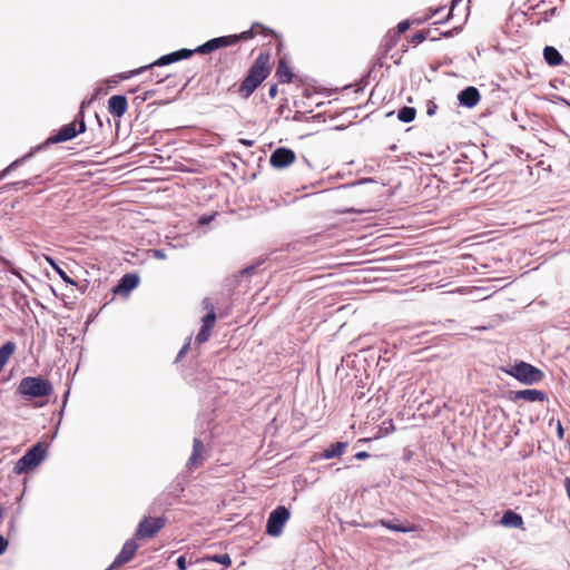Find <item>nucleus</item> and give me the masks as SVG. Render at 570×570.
<instances>
[{
  "instance_id": "obj_1",
  "label": "nucleus",
  "mask_w": 570,
  "mask_h": 570,
  "mask_svg": "<svg viewBox=\"0 0 570 570\" xmlns=\"http://www.w3.org/2000/svg\"><path fill=\"white\" fill-rule=\"evenodd\" d=\"M269 53L261 52L250 66L247 76L242 81L238 92L247 99L267 78L269 75L268 69Z\"/></svg>"
},
{
  "instance_id": "obj_2",
  "label": "nucleus",
  "mask_w": 570,
  "mask_h": 570,
  "mask_svg": "<svg viewBox=\"0 0 570 570\" xmlns=\"http://www.w3.org/2000/svg\"><path fill=\"white\" fill-rule=\"evenodd\" d=\"M53 387L49 380L38 376H26L18 384L17 392L24 400L31 401L38 397H48Z\"/></svg>"
},
{
  "instance_id": "obj_3",
  "label": "nucleus",
  "mask_w": 570,
  "mask_h": 570,
  "mask_svg": "<svg viewBox=\"0 0 570 570\" xmlns=\"http://www.w3.org/2000/svg\"><path fill=\"white\" fill-rule=\"evenodd\" d=\"M47 445L43 442H37L29 448L26 453L16 462L13 472L24 474L37 468L47 456Z\"/></svg>"
},
{
  "instance_id": "obj_4",
  "label": "nucleus",
  "mask_w": 570,
  "mask_h": 570,
  "mask_svg": "<svg viewBox=\"0 0 570 570\" xmlns=\"http://www.w3.org/2000/svg\"><path fill=\"white\" fill-rule=\"evenodd\" d=\"M507 373L527 385L537 384L544 377L543 372L539 367L524 361L514 363Z\"/></svg>"
},
{
  "instance_id": "obj_5",
  "label": "nucleus",
  "mask_w": 570,
  "mask_h": 570,
  "mask_svg": "<svg viewBox=\"0 0 570 570\" xmlns=\"http://www.w3.org/2000/svg\"><path fill=\"white\" fill-rule=\"evenodd\" d=\"M78 134H80V132L77 129L76 124L69 122L67 125H63L55 135L48 137L42 144H40L36 147H32L29 153L23 155V158H26V161H28L37 153L46 149L48 146L72 140L73 138L77 137Z\"/></svg>"
},
{
  "instance_id": "obj_6",
  "label": "nucleus",
  "mask_w": 570,
  "mask_h": 570,
  "mask_svg": "<svg viewBox=\"0 0 570 570\" xmlns=\"http://www.w3.org/2000/svg\"><path fill=\"white\" fill-rule=\"evenodd\" d=\"M291 512L285 505H278L274 509L266 522V533L271 537H279L283 533V528L288 521Z\"/></svg>"
},
{
  "instance_id": "obj_7",
  "label": "nucleus",
  "mask_w": 570,
  "mask_h": 570,
  "mask_svg": "<svg viewBox=\"0 0 570 570\" xmlns=\"http://www.w3.org/2000/svg\"><path fill=\"white\" fill-rule=\"evenodd\" d=\"M165 525L164 518L145 517L139 523L135 532L136 539L151 538L159 532Z\"/></svg>"
},
{
  "instance_id": "obj_8",
  "label": "nucleus",
  "mask_w": 570,
  "mask_h": 570,
  "mask_svg": "<svg viewBox=\"0 0 570 570\" xmlns=\"http://www.w3.org/2000/svg\"><path fill=\"white\" fill-rule=\"evenodd\" d=\"M296 159L294 150L286 147L276 148L269 157V164L272 167L283 169L293 164Z\"/></svg>"
},
{
  "instance_id": "obj_9",
  "label": "nucleus",
  "mask_w": 570,
  "mask_h": 570,
  "mask_svg": "<svg viewBox=\"0 0 570 570\" xmlns=\"http://www.w3.org/2000/svg\"><path fill=\"white\" fill-rule=\"evenodd\" d=\"M139 276L135 273L125 274L112 288L115 295L127 296L132 289L139 285Z\"/></svg>"
},
{
  "instance_id": "obj_10",
  "label": "nucleus",
  "mask_w": 570,
  "mask_h": 570,
  "mask_svg": "<svg viewBox=\"0 0 570 570\" xmlns=\"http://www.w3.org/2000/svg\"><path fill=\"white\" fill-rule=\"evenodd\" d=\"M137 549H138V544L134 539L127 540L124 543L120 552L115 558L114 562L106 570H112L114 568L130 561L132 559V557L135 556Z\"/></svg>"
},
{
  "instance_id": "obj_11",
  "label": "nucleus",
  "mask_w": 570,
  "mask_h": 570,
  "mask_svg": "<svg viewBox=\"0 0 570 570\" xmlns=\"http://www.w3.org/2000/svg\"><path fill=\"white\" fill-rule=\"evenodd\" d=\"M206 449L203 441L198 438H194L193 440V451L186 463V468L188 470H193L194 468L199 466L204 460L206 459Z\"/></svg>"
},
{
  "instance_id": "obj_12",
  "label": "nucleus",
  "mask_w": 570,
  "mask_h": 570,
  "mask_svg": "<svg viewBox=\"0 0 570 570\" xmlns=\"http://www.w3.org/2000/svg\"><path fill=\"white\" fill-rule=\"evenodd\" d=\"M481 99V95L478 90V88L473 86H469L461 90L458 95L459 104L466 108H473L475 107Z\"/></svg>"
},
{
  "instance_id": "obj_13",
  "label": "nucleus",
  "mask_w": 570,
  "mask_h": 570,
  "mask_svg": "<svg viewBox=\"0 0 570 570\" xmlns=\"http://www.w3.org/2000/svg\"><path fill=\"white\" fill-rule=\"evenodd\" d=\"M128 109V100L124 95H114L108 100V111L112 117H122Z\"/></svg>"
},
{
  "instance_id": "obj_14",
  "label": "nucleus",
  "mask_w": 570,
  "mask_h": 570,
  "mask_svg": "<svg viewBox=\"0 0 570 570\" xmlns=\"http://www.w3.org/2000/svg\"><path fill=\"white\" fill-rule=\"evenodd\" d=\"M513 401L524 400L528 402H544L548 401V395L546 392L540 390H519L513 392Z\"/></svg>"
},
{
  "instance_id": "obj_15",
  "label": "nucleus",
  "mask_w": 570,
  "mask_h": 570,
  "mask_svg": "<svg viewBox=\"0 0 570 570\" xmlns=\"http://www.w3.org/2000/svg\"><path fill=\"white\" fill-rule=\"evenodd\" d=\"M170 63H171L170 57H167V55H164V56L159 57L158 59H156L154 62L142 66L140 68H137L135 70H131L129 72L122 73L120 77H121V79H129L134 76L142 73L145 70L151 69L154 67L168 66Z\"/></svg>"
},
{
  "instance_id": "obj_16",
  "label": "nucleus",
  "mask_w": 570,
  "mask_h": 570,
  "mask_svg": "<svg viewBox=\"0 0 570 570\" xmlns=\"http://www.w3.org/2000/svg\"><path fill=\"white\" fill-rule=\"evenodd\" d=\"M377 523L394 532L410 533L416 530L415 524L400 523L397 520L381 519Z\"/></svg>"
},
{
  "instance_id": "obj_17",
  "label": "nucleus",
  "mask_w": 570,
  "mask_h": 570,
  "mask_svg": "<svg viewBox=\"0 0 570 570\" xmlns=\"http://www.w3.org/2000/svg\"><path fill=\"white\" fill-rule=\"evenodd\" d=\"M543 59L550 67H558L564 62L562 55L553 46H546L543 48Z\"/></svg>"
},
{
  "instance_id": "obj_18",
  "label": "nucleus",
  "mask_w": 570,
  "mask_h": 570,
  "mask_svg": "<svg viewBox=\"0 0 570 570\" xmlns=\"http://www.w3.org/2000/svg\"><path fill=\"white\" fill-rule=\"evenodd\" d=\"M500 524L507 528H521L523 525V518L512 510H507L501 517Z\"/></svg>"
},
{
  "instance_id": "obj_19",
  "label": "nucleus",
  "mask_w": 570,
  "mask_h": 570,
  "mask_svg": "<svg viewBox=\"0 0 570 570\" xmlns=\"http://www.w3.org/2000/svg\"><path fill=\"white\" fill-rule=\"evenodd\" d=\"M346 448H347V442L333 443L322 452L321 458L325 459V460H331V459L341 456L344 453V451L346 450Z\"/></svg>"
},
{
  "instance_id": "obj_20",
  "label": "nucleus",
  "mask_w": 570,
  "mask_h": 570,
  "mask_svg": "<svg viewBox=\"0 0 570 570\" xmlns=\"http://www.w3.org/2000/svg\"><path fill=\"white\" fill-rule=\"evenodd\" d=\"M276 77L283 83H289L293 80V72L284 58L278 61Z\"/></svg>"
},
{
  "instance_id": "obj_21",
  "label": "nucleus",
  "mask_w": 570,
  "mask_h": 570,
  "mask_svg": "<svg viewBox=\"0 0 570 570\" xmlns=\"http://www.w3.org/2000/svg\"><path fill=\"white\" fill-rule=\"evenodd\" d=\"M416 109L409 106H403L397 110V119L404 124L412 122L415 119Z\"/></svg>"
},
{
  "instance_id": "obj_22",
  "label": "nucleus",
  "mask_w": 570,
  "mask_h": 570,
  "mask_svg": "<svg viewBox=\"0 0 570 570\" xmlns=\"http://www.w3.org/2000/svg\"><path fill=\"white\" fill-rule=\"evenodd\" d=\"M210 41L214 47V51L222 48L235 46V38H233L232 35L212 38Z\"/></svg>"
},
{
  "instance_id": "obj_23",
  "label": "nucleus",
  "mask_w": 570,
  "mask_h": 570,
  "mask_svg": "<svg viewBox=\"0 0 570 570\" xmlns=\"http://www.w3.org/2000/svg\"><path fill=\"white\" fill-rule=\"evenodd\" d=\"M87 105V101L83 100L80 105L79 111L76 114L73 120L70 124H76L77 129L80 134L85 132L87 129L86 121H85V106Z\"/></svg>"
},
{
  "instance_id": "obj_24",
  "label": "nucleus",
  "mask_w": 570,
  "mask_h": 570,
  "mask_svg": "<svg viewBox=\"0 0 570 570\" xmlns=\"http://www.w3.org/2000/svg\"><path fill=\"white\" fill-rule=\"evenodd\" d=\"M194 55V51L191 49L183 48L176 51H173L170 53H167V57H170L171 63L178 62L184 59H188Z\"/></svg>"
},
{
  "instance_id": "obj_25",
  "label": "nucleus",
  "mask_w": 570,
  "mask_h": 570,
  "mask_svg": "<svg viewBox=\"0 0 570 570\" xmlns=\"http://www.w3.org/2000/svg\"><path fill=\"white\" fill-rule=\"evenodd\" d=\"M432 33V30H421V31H417L415 32L413 36H412V42H414L415 45H419L421 42H423L425 39H430L431 41H436L439 40V37L436 36H431Z\"/></svg>"
},
{
  "instance_id": "obj_26",
  "label": "nucleus",
  "mask_w": 570,
  "mask_h": 570,
  "mask_svg": "<svg viewBox=\"0 0 570 570\" xmlns=\"http://www.w3.org/2000/svg\"><path fill=\"white\" fill-rule=\"evenodd\" d=\"M14 350H16V344L13 342H11V341L6 342L0 347V358L3 360L4 362H8L9 357L12 355Z\"/></svg>"
},
{
  "instance_id": "obj_27",
  "label": "nucleus",
  "mask_w": 570,
  "mask_h": 570,
  "mask_svg": "<svg viewBox=\"0 0 570 570\" xmlns=\"http://www.w3.org/2000/svg\"><path fill=\"white\" fill-rule=\"evenodd\" d=\"M216 322V313L214 306H210V311L207 312L202 318V326L213 328Z\"/></svg>"
},
{
  "instance_id": "obj_28",
  "label": "nucleus",
  "mask_w": 570,
  "mask_h": 570,
  "mask_svg": "<svg viewBox=\"0 0 570 570\" xmlns=\"http://www.w3.org/2000/svg\"><path fill=\"white\" fill-rule=\"evenodd\" d=\"M255 27H261V28H263L264 30H266L262 24H259V23H254V24H253V27H252L250 29L245 30V31H243V32H240V33H237V35H232V37H233V38H235V45H236L238 41H240V40H247V39L253 38V36H254L253 29H254Z\"/></svg>"
},
{
  "instance_id": "obj_29",
  "label": "nucleus",
  "mask_w": 570,
  "mask_h": 570,
  "mask_svg": "<svg viewBox=\"0 0 570 570\" xmlns=\"http://www.w3.org/2000/svg\"><path fill=\"white\" fill-rule=\"evenodd\" d=\"M47 262L50 264V266L60 275V277L70 284H75V282L67 275V273L58 266V264L51 258L47 257Z\"/></svg>"
},
{
  "instance_id": "obj_30",
  "label": "nucleus",
  "mask_w": 570,
  "mask_h": 570,
  "mask_svg": "<svg viewBox=\"0 0 570 570\" xmlns=\"http://www.w3.org/2000/svg\"><path fill=\"white\" fill-rule=\"evenodd\" d=\"M24 163H26V158H23V156L18 158V159H16L14 161H12L6 169L0 171V180H2L4 177H7V175L10 171H12L13 169H16L19 166L23 165Z\"/></svg>"
},
{
  "instance_id": "obj_31",
  "label": "nucleus",
  "mask_w": 570,
  "mask_h": 570,
  "mask_svg": "<svg viewBox=\"0 0 570 570\" xmlns=\"http://www.w3.org/2000/svg\"><path fill=\"white\" fill-rule=\"evenodd\" d=\"M191 51H194V53H198V55H209V53L214 52V47L209 39L206 42H204L203 45L196 47L195 49H191Z\"/></svg>"
},
{
  "instance_id": "obj_32",
  "label": "nucleus",
  "mask_w": 570,
  "mask_h": 570,
  "mask_svg": "<svg viewBox=\"0 0 570 570\" xmlns=\"http://www.w3.org/2000/svg\"><path fill=\"white\" fill-rule=\"evenodd\" d=\"M367 183H374V179L373 178H361V179L352 181V183L342 184V185L337 186L335 189L336 190L347 189V188H352V187H355V186L364 185V184H367Z\"/></svg>"
},
{
  "instance_id": "obj_33",
  "label": "nucleus",
  "mask_w": 570,
  "mask_h": 570,
  "mask_svg": "<svg viewBox=\"0 0 570 570\" xmlns=\"http://www.w3.org/2000/svg\"><path fill=\"white\" fill-rule=\"evenodd\" d=\"M207 559L214 562H218L225 567H228L232 563L230 557L227 553L214 554L212 557H208Z\"/></svg>"
},
{
  "instance_id": "obj_34",
  "label": "nucleus",
  "mask_w": 570,
  "mask_h": 570,
  "mask_svg": "<svg viewBox=\"0 0 570 570\" xmlns=\"http://www.w3.org/2000/svg\"><path fill=\"white\" fill-rule=\"evenodd\" d=\"M210 331H212L210 328L202 326L199 332L196 335V340H195L196 343L203 344V343L207 342L210 336Z\"/></svg>"
},
{
  "instance_id": "obj_35",
  "label": "nucleus",
  "mask_w": 570,
  "mask_h": 570,
  "mask_svg": "<svg viewBox=\"0 0 570 570\" xmlns=\"http://www.w3.org/2000/svg\"><path fill=\"white\" fill-rule=\"evenodd\" d=\"M189 346H190V338H188V341L183 345V347L180 348V351L178 352L176 358H175V362H179L183 360V357L186 355V353L188 352L189 350Z\"/></svg>"
},
{
  "instance_id": "obj_36",
  "label": "nucleus",
  "mask_w": 570,
  "mask_h": 570,
  "mask_svg": "<svg viewBox=\"0 0 570 570\" xmlns=\"http://www.w3.org/2000/svg\"><path fill=\"white\" fill-rule=\"evenodd\" d=\"M215 218V214L203 215L197 219V224L200 226L209 224Z\"/></svg>"
},
{
  "instance_id": "obj_37",
  "label": "nucleus",
  "mask_w": 570,
  "mask_h": 570,
  "mask_svg": "<svg viewBox=\"0 0 570 570\" xmlns=\"http://www.w3.org/2000/svg\"><path fill=\"white\" fill-rule=\"evenodd\" d=\"M436 109H438V105H436L434 101L429 100V101H428V105H426V115H428L429 117L434 116V115H435V112H436Z\"/></svg>"
},
{
  "instance_id": "obj_38",
  "label": "nucleus",
  "mask_w": 570,
  "mask_h": 570,
  "mask_svg": "<svg viewBox=\"0 0 570 570\" xmlns=\"http://www.w3.org/2000/svg\"><path fill=\"white\" fill-rule=\"evenodd\" d=\"M556 430H557L558 440L562 441L564 439V429H563L560 420H557Z\"/></svg>"
},
{
  "instance_id": "obj_39",
  "label": "nucleus",
  "mask_w": 570,
  "mask_h": 570,
  "mask_svg": "<svg viewBox=\"0 0 570 570\" xmlns=\"http://www.w3.org/2000/svg\"><path fill=\"white\" fill-rule=\"evenodd\" d=\"M176 566L179 570H186V568H187L186 556H179L176 560Z\"/></svg>"
},
{
  "instance_id": "obj_40",
  "label": "nucleus",
  "mask_w": 570,
  "mask_h": 570,
  "mask_svg": "<svg viewBox=\"0 0 570 570\" xmlns=\"http://www.w3.org/2000/svg\"><path fill=\"white\" fill-rule=\"evenodd\" d=\"M397 33H404L410 28V22L407 20H403L397 23Z\"/></svg>"
},
{
  "instance_id": "obj_41",
  "label": "nucleus",
  "mask_w": 570,
  "mask_h": 570,
  "mask_svg": "<svg viewBox=\"0 0 570 570\" xmlns=\"http://www.w3.org/2000/svg\"><path fill=\"white\" fill-rule=\"evenodd\" d=\"M151 255L156 259H166L167 255L164 249H151Z\"/></svg>"
},
{
  "instance_id": "obj_42",
  "label": "nucleus",
  "mask_w": 570,
  "mask_h": 570,
  "mask_svg": "<svg viewBox=\"0 0 570 570\" xmlns=\"http://www.w3.org/2000/svg\"><path fill=\"white\" fill-rule=\"evenodd\" d=\"M462 0H452V4H451V9L448 13V16L445 17L444 20H440L438 21L436 23H444L445 21H448L453 12V10L455 9V7L458 6L459 2H461Z\"/></svg>"
},
{
  "instance_id": "obj_43",
  "label": "nucleus",
  "mask_w": 570,
  "mask_h": 570,
  "mask_svg": "<svg viewBox=\"0 0 570 570\" xmlns=\"http://www.w3.org/2000/svg\"><path fill=\"white\" fill-rule=\"evenodd\" d=\"M8 547V540L4 539L3 535L0 534V556L4 553Z\"/></svg>"
},
{
  "instance_id": "obj_44",
  "label": "nucleus",
  "mask_w": 570,
  "mask_h": 570,
  "mask_svg": "<svg viewBox=\"0 0 570 570\" xmlns=\"http://www.w3.org/2000/svg\"><path fill=\"white\" fill-rule=\"evenodd\" d=\"M370 456H371V454H370L368 452H366V451H360V452H357V453L354 455V458H355L356 460H365V459H368Z\"/></svg>"
},
{
  "instance_id": "obj_45",
  "label": "nucleus",
  "mask_w": 570,
  "mask_h": 570,
  "mask_svg": "<svg viewBox=\"0 0 570 570\" xmlns=\"http://www.w3.org/2000/svg\"><path fill=\"white\" fill-rule=\"evenodd\" d=\"M454 32H459V29H453V30H449V31H444V32H439V38L440 37H444V38H450L453 36Z\"/></svg>"
},
{
  "instance_id": "obj_46",
  "label": "nucleus",
  "mask_w": 570,
  "mask_h": 570,
  "mask_svg": "<svg viewBox=\"0 0 570 570\" xmlns=\"http://www.w3.org/2000/svg\"><path fill=\"white\" fill-rule=\"evenodd\" d=\"M277 91H278V89H277V85H272V86L269 87V89H268V96H269L271 98H275V97H276V95H277Z\"/></svg>"
},
{
  "instance_id": "obj_47",
  "label": "nucleus",
  "mask_w": 570,
  "mask_h": 570,
  "mask_svg": "<svg viewBox=\"0 0 570 570\" xmlns=\"http://www.w3.org/2000/svg\"><path fill=\"white\" fill-rule=\"evenodd\" d=\"M238 141H239V144H242L246 147H252L254 145V140H250V139L242 138Z\"/></svg>"
},
{
  "instance_id": "obj_48",
  "label": "nucleus",
  "mask_w": 570,
  "mask_h": 570,
  "mask_svg": "<svg viewBox=\"0 0 570 570\" xmlns=\"http://www.w3.org/2000/svg\"><path fill=\"white\" fill-rule=\"evenodd\" d=\"M203 305H204V308L207 309V312L210 311V306H214L209 298H204L203 299Z\"/></svg>"
},
{
  "instance_id": "obj_49",
  "label": "nucleus",
  "mask_w": 570,
  "mask_h": 570,
  "mask_svg": "<svg viewBox=\"0 0 570 570\" xmlns=\"http://www.w3.org/2000/svg\"><path fill=\"white\" fill-rule=\"evenodd\" d=\"M412 451L405 450L403 454V461L409 462L412 459Z\"/></svg>"
},
{
  "instance_id": "obj_50",
  "label": "nucleus",
  "mask_w": 570,
  "mask_h": 570,
  "mask_svg": "<svg viewBox=\"0 0 570 570\" xmlns=\"http://www.w3.org/2000/svg\"><path fill=\"white\" fill-rule=\"evenodd\" d=\"M255 268H256L255 266H248V267L244 268V269L242 271V273H243L244 275L252 274V273H254Z\"/></svg>"
},
{
  "instance_id": "obj_51",
  "label": "nucleus",
  "mask_w": 570,
  "mask_h": 570,
  "mask_svg": "<svg viewBox=\"0 0 570 570\" xmlns=\"http://www.w3.org/2000/svg\"><path fill=\"white\" fill-rule=\"evenodd\" d=\"M302 119V114L301 112H296L293 117V120L295 121H299Z\"/></svg>"
},
{
  "instance_id": "obj_52",
  "label": "nucleus",
  "mask_w": 570,
  "mask_h": 570,
  "mask_svg": "<svg viewBox=\"0 0 570 570\" xmlns=\"http://www.w3.org/2000/svg\"><path fill=\"white\" fill-rule=\"evenodd\" d=\"M442 10H443V8H442V7L436 8V9H435L431 14H430V17L438 14V13H439V12H441Z\"/></svg>"
},
{
  "instance_id": "obj_53",
  "label": "nucleus",
  "mask_w": 570,
  "mask_h": 570,
  "mask_svg": "<svg viewBox=\"0 0 570 570\" xmlns=\"http://www.w3.org/2000/svg\"><path fill=\"white\" fill-rule=\"evenodd\" d=\"M68 395H69V391H67V392L65 393V395H63V406H66Z\"/></svg>"
},
{
  "instance_id": "obj_54",
  "label": "nucleus",
  "mask_w": 570,
  "mask_h": 570,
  "mask_svg": "<svg viewBox=\"0 0 570 570\" xmlns=\"http://www.w3.org/2000/svg\"><path fill=\"white\" fill-rule=\"evenodd\" d=\"M168 77H169V76H168V75H166V76H164V77H160L157 81H158V82H161V81H164L165 79H167Z\"/></svg>"
},
{
  "instance_id": "obj_55",
  "label": "nucleus",
  "mask_w": 570,
  "mask_h": 570,
  "mask_svg": "<svg viewBox=\"0 0 570 570\" xmlns=\"http://www.w3.org/2000/svg\"><path fill=\"white\" fill-rule=\"evenodd\" d=\"M136 99H139L140 101H145V100H146V96H142V97H136Z\"/></svg>"
},
{
  "instance_id": "obj_56",
  "label": "nucleus",
  "mask_w": 570,
  "mask_h": 570,
  "mask_svg": "<svg viewBox=\"0 0 570 570\" xmlns=\"http://www.w3.org/2000/svg\"><path fill=\"white\" fill-rule=\"evenodd\" d=\"M284 108H285V106H284V105H282V106L278 108V110H279L281 112H283V111H284Z\"/></svg>"
},
{
  "instance_id": "obj_57",
  "label": "nucleus",
  "mask_w": 570,
  "mask_h": 570,
  "mask_svg": "<svg viewBox=\"0 0 570 570\" xmlns=\"http://www.w3.org/2000/svg\"><path fill=\"white\" fill-rule=\"evenodd\" d=\"M556 10H557L556 8H552V9L550 10V14H554Z\"/></svg>"
},
{
  "instance_id": "obj_58",
  "label": "nucleus",
  "mask_w": 570,
  "mask_h": 570,
  "mask_svg": "<svg viewBox=\"0 0 570 570\" xmlns=\"http://www.w3.org/2000/svg\"><path fill=\"white\" fill-rule=\"evenodd\" d=\"M150 76L154 78H159V75H154V72H150Z\"/></svg>"
},
{
  "instance_id": "obj_59",
  "label": "nucleus",
  "mask_w": 570,
  "mask_h": 570,
  "mask_svg": "<svg viewBox=\"0 0 570 570\" xmlns=\"http://www.w3.org/2000/svg\"><path fill=\"white\" fill-rule=\"evenodd\" d=\"M150 76L154 78H159V75H154V72H150Z\"/></svg>"
},
{
  "instance_id": "obj_60",
  "label": "nucleus",
  "mask_w": 570,
  "mask_h": 570,
  "mask_svg": "<svg viewBox=\"0 0 570 570\" xmlns=\"http://www.w3.org/2000/svg\"><path fill=\"white\" fill-rule=\"evenodd\" d=\"M150 76L154 78H159V75H154V72H150Z\"/></svg>"
},
{
  "instance_id": "obj_61",
  "label": "nucleus",
  "mask_w": 570,
  "mask_h": 570,
  "mask_svg": "<svg viewBox=\"0 0 570 570\" xmlns=\"http://www.w3.org/2000/svg\"><path fill=\"white\" fill-rule=\"evenodd\" d=\"M390 424H391V426H387V430H394L392 422H390Z\"/></svg>"
},
{
  "instance_id": "obj_62",
  "label": "nucleus",
  "mask_w": 570,
  "mask_h": 570,
  "mask_svg": "<svg viewBox=\"0 0 570 570\" xmlns=\"http://www.w3.org/2000/svg\"><path fill=\"white\" fill-rule=\"evenodd\" d=\"M390 424H391V426H387V430H394L392 422H390Z\"/></svg>"
},
{
  "instance_id": "obj_63",
  "label": "nucleus",
  "mask_w": 570,
  "mask_h": 570,
  "mask_svg": "<svg viewBox=\"0 0 570 570\" xmlns=\"http://www.w3.org/2000/svg\"><path fill=\"white\" fill-rule=\"evenodd\" d=\"M3 518V511L2 509L0 508V520Z\"/></svg>"
},
{
  "instance_id": "obj_64",
  "label": "nucleus",
  "mask_w": 570,
  "mask_h": 570,
  "mask_svg": "<svg viewBox=\"0 0 570 570\" xmlns=\"http://www.w3.org/2000/svg\"><path fill=\"white\" fill-rule=\"evenodd\" d=\"M151 94V91H146L144 96L149 97V95Z\"/></svg>"
}]
</instances>
